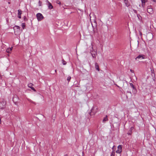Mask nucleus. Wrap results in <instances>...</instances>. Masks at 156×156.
<instances>
[{"instance_id":"1","label":"nucleus","mask_w":156,"mask_h":156,"mask_svg":"<svg viewBox=\"0 0 156 156\" xmlns=\"http://www.w3.org/2000/svg\"><path fill=\"white\" fill-rule=\"evenodd\" d=\"M98 109L97 106H94L91 110V112L90 113V115H94L98 112Z\"/></svg>"},{"instance_id":"2","label":"nucleus","mask_w":156,"mask_h":156,"mask_svg":"<svg viewBox=\"0 0 156 156\" xmlns=\"http://www.w3.org/2000/svg\"><path fill=\"white\" fill-rule=\"evenodd\" d=\"M36 17L38 21H41L44 18L43 15L40 13H38L36 14Z\"/></svg>"},{"instance_id":"3","label":"nucleus","mask_w":156,"mask_h":156,"mask_svg":"<svg viewBox=\"0 0 156 156\" xmlns=\"http://www.w3.org/2000/svg\"><path fill=\"white\" fill-rule=\"evenodd\" d=\"M6 104V102L4 100L0 102V109H4L5 107Z\"/></svg>"},{"instance_id":"4","label":"nucleus","mask_w":156,"mask_h":156,"mask_svg":"<svg viewBox=\"0 0 156 156\" xmlns=\"http://www.w3.org/2000/svg\"><path fill=\"white\" fill-rule=\"evenodd\" d=\"M145 55L142 54H140L138 55L136 58V60H138L139 59H142L145 58Z\"/></svg>"},{"instance_id":"5","label":"nucleus","mask_w":156,"mask_h":156,"mask_svg":"<svg viewBox=\"0 0 156 156\" xmlns=\"http://www.w3.org/2000/svg\"><path fill=\"white\" fill-rule=\"evenodd\" d=\"M147 12L151 14L153 12L152 9L150 7H149L147 9Z\"/></svg>"},{"instance_id":"6","label":"nucleus","mask_w":156,"mask_h":156,"mask_svg":"<svg viewBox=\"0 0 156 156\" xmlns=\"http://www.w3.org/2000/svg\"><path fill=\"white\" fill-rule=\"evenodd\" d=\"M33 85V84L31 83H30L28 84V87L30 88H31L34 91H36V90L32 86Z\"/></svg>"},{"instance_id":"7","label":"nucleus","mask_w":156,"mask_h":156,"mask_svg":"<svg viewBox=\"0 0 156 156\" xmlns=\"http://www.w3.org/2000/svg\"><path fill=\"white\" fill-rule=\"evenodd\" d=\"M18 17L20 19L21 18V15L22 14V11L20 9H18Z\"/></svg>"},{"instance_id":"8","label":"nucleus","mask_w":156,"mask_h":156,"mask_svg":"<svg viewBox=\"0 0 156 156\" xmlns=\"http://www.w3.org/2000/svg\"><path fill=\"white\" fill-rule=\"evenodd\" d=\"M141 1L142 2V6L144 7L145 4L146 2H147V0H141Z\"/></svg>"},{"instance_id":"9","label":"nucleus","mask_w":156,"mask_h":156,"mask_svg":"<svg viewBox=\"0 0 156 156\" xmlns=\"http://www.w3.org/2000/svg\"><path fill=\"white\" fill-rule=\"evenodd\" d=\"M124 3L127 7H128L130 5L129 3L128 0H124Z\"/></svg>"},{"instance_id":"10","label":"nucleus","mask_w":156,"mask_h":156,"mask_svg":"<svg viewBox=\"0 0 156 156\" xmlns=\"http://www.w3.org/2000/svg\"><path fill=\"white\" fill-rule=\"evenodd\" d=\"M108 120V116L107 115H106L105 117L104 118L102 122L103 123H105Z\"/></svg>"},{"instance_id":"11","label":"nucleus","mask_w":156,"mask_h":156,"mask_svg":"<svg viewBox=\"0 0 156 156\" xmlns=\"http://www.w3.org/2000/svg\"><path fill=\"white\" fill-rule=\"evenodd\" d=\"M48 6L49 9H52L53 8V6L51 4V3L50 2H49L48 1Z\"/></svg>"},{"instance_id":"12","label":"nucleus","mask_w":156,"mask_h":156,"mask_svg":"<svg viewBox=\"0 0 156 156\" xmlns=\"http://www.w3.org/2000/svg\"><path fill=\"white\" fill-rule=\"evenodd\" d=\"M132 92H133V94L135 95V94H136L137 92V90L136 89V88H134V89H133Z\"/></svg>"},{"instance_id":"13","label":"nucleus","mask_w":156,"mask_h":156,"mask_svg":"<svg viewBox=\"0 0 156 156\" xmlns=\"http://www.w3.org/2000/svg\"><path fill=\"white\" fill-rule=\"evenodd\" d=\"M95 68L97 70H98V71H99V66H98V64L97 62H95Z\"/></svg>"},{"instance_id":"14","label":"nucleus","mask_w":156,"mask_h":156,"mask_svg":"<svg viewBox=\"0 0 156 156\" xmlns=\"http://www.w3.org/2000/svg\"><path fill=\"white\" fill-rule=\"evenodd\" d=\"M90 53L91 55H92V54L97 55V51H91Z\"/></svg>"},{"instance_id":"15","label":"nucleus","mask_w":156,"mask_h":156,"mask_svg":"<svg viewBox=\"0 0 156 156\" xmlns=\"http://www.w3.org/2000/svg\"><path fill=\"white\" fill-rule=\"evenodd\" d=\"M15 28H16L17 30H18V31H20V27L18 26H15Z\"/></svg>"},{"instance_id":"16","label":"nucleus","mask_w":156,"mask_h":156,"mask_svg":"<svg viewBox=\"0 0 156 156\" xmlns=\"http://www.w3.org/2000/svg\"><path fill=\"white\" fill-rule=\"evenodd\" d=\"M137 16L139 20H140V19H141L142 17L140 14H137Z\"/></svg>"},{"instance_id":"17","label":"nucleus","mask_w":156,"mask_h":156,"mask_svg":"<svg viewBox=\"0 0 156 156\" xmlns=\"http://www.w3.org/2000/svg\"><path fill=\"white\" fill-rule=\"evenodd\" d=\"M27 99L28 101H29L30 102V103H31L34 104H35V102H34L33 101H32L29 98H27Z\"/></svg>"},{"instance_id":"18","label":"nucleus","mask_w":156,"mask_h":156,"mask_svg":"<svg viewBox=\"0 0 156 156\" xmlns=\"http://www.w3.org/2000/svg\"><path fill=\"white\" fill-rule=\"evenodd\" d=\"M129 84H130V86L132 87L133 89H134V88H135L134 87V86L133 85V84L132 83H129Z\"/></svg>"},{"instance_id":"19","label":"nucleus","mask_w":156,"mask_h":156,"mask_svg":"<svg viewBox=\"0 0 156 156\" xmlns=\"http://www.w3.org/2000/svg\"><path fill=\"white\" fill-rule=\"evenodd\" d=\"M62 62L63 65H65L66 64V62L63 59L62 60Z\"/></svg>"},{"instance_id":"20","label":"nucleus","mask_w":156,"mask_h":156,"mask_svg":"<svg viewBox=\"0 0 156 156\" xmlns=\"http://www.w3.org/2000/svg\"><path fill=\"white\" fill-rule=\"evenodd\" d=\"M6 51L7 53H11V49H9V48L6 49Z\"/></svg>"},{"instance_id":"21","label":"nucleus","mask_w":156,"mask_h":156,"mask_svg":"<svg viewBox=\"0 0 156 156\" xmlns=\"http://www.w3.org/2000/svg\"><path fill=\"white\" fill-rule=\"evenodd\" d=\"M118 149L122 150V147L121 145H119L118 147Z\"/></svg>"},{"instance_id":"22","label":"nucleus","mask_w":156,"mask_h":156,"mask_svg":"<svg viewBox=\"0 0 156 156\" xmlns=\"http://www.w3.org/2000/svg\"><path fill=\"white\" fill-rule=\"evenodd\" d=\"M22 27L23 29H24L25 27V23H23L22 24Z\"/></svg>"},{"instance_id":"23","label":"nucleus","mask_w":156,"mask_h":156,"mask_svg":"<svg viewBox=\"0 0 156 156\" xmlns=\"http://www.w3.org/2000/svg\"><path fill=\"white\" fill-rule=\"evenodd\" d=\"M92 27H93V31H94V32H97V28H96V27L94 28V27H93V25H92Z\"/></svg>"},{"instance_id":"24","label":"nucleus","mask_w":156,"mask_h":156,"mask_svg":"<svg viewBox=\"0 0 156 156\" xmlns=\"http://www.w3.org/2000/svg\"><path fill=\"white\" fill-rule=\"evenodd\" d=\"M115 152L114 151H113L111 153L110 156H114L115 155Z\"/></svg>"},{"instance_id":"25","label":"nucleus","mask_w":156,"mask_h":156,"mask_svg":"<svg viewBox=\"0 0 156 156\" xmlns=\"http://www.w3.org/2000/svg\"><path fill=\"white\" fill-rule=\"evenodd\" d=\"M91 45L92 46L91 48H90V52H91V51H94V49L93 48V45H92V44H91Z\"/></svg>"},{"instance_id":"26","label":"nucleus","mask_w":156,"mask_h":156,"mask_svg":"<svg viewBox=\"0 0 156 156\" xmlns=\"http://www.w3.org/2000/svg\"><path fill=\"white\" fill-rule=\"evenodd\" d=\"M97 55H95L94 54H92V55H91L92 57L93 58H95Z\"/></svg>"},{"instance_id":"27","label":"nucleus","mask_w":156,"mask_h":156,"mask_svg":"<svg viewBox=\"0 0 156 156\" xmlns=\"http://www.w3.org/2000/svg\"><path fill=\"white\" fill-rule=\"evenodd\" d=\"M122 152V150H119L118 149V150H117L116 151V152L117 153H120Z\"/></svg>"},{"instance_id":"28","label":"nucleus","mask_w":156,"mask_h":156,"mask_svg":"<svg viewBox=\"0 0 156 156\" xmlns=\"http://www.w3.org/2000/svg\"><path fill=\"white\" fill-rule=\"evenodd\" d=\"M71 79V77L70 76H69L67 77V80L68 81V82H69L70 81Z\"/></svg>"},{"instance_id":"29","label":"nucleus","mask_w":156,"mask_h":156,"mask_svg":"<svg viewBox=\"0 0 156 156\" xmlns=\"http://www.w3.org/2000/svg\"><path fill=\"white\" fill-rule=\"evenodd\" d=\"M56 2L57 4L61 5V2L59 0H57Z\"/></svg>"},{"instance_id":"30","label":"nucleus","mask_w":156,"mask_h":156,"mask_svg":"<svg viewBox=\"0 0 156 156\" xmlns=\"http://www.w3.org/2000/svg\"><path fill=\"white\" fill-rule=\"evenodd\" d=\"M38 4L39 6H41L42 2L40 1H39Z\"/></svg>"},{"instance_id":"31","label":"nucleus","mask_w":156,"mask_h":156,"mask_svg":"<svg viewBox=\"0 0 156 156\" xmlns=\"http://www.w3.org/2000/svg\"><path fill=\"white\" fill-rule=\"evenodd\" d=\"M23 20L25 21H27V19L26 16H24L23 17Z\"/></svg>"},{"instance_id":"32","label":"nucleus","mask_w":156,"mask_h":156,"mask_svg":"<svg viewBox=\"0 0 156 156\" xmlns=\"http://www.w3.org/2000/svg\"><path fill=\"white\" fill-rule=\"evenodd\" d=\"M133 11L135 13H136L137 12V11L136 10L133 9Z\"/></svg>"},{"instance_id":"33","label":"nucleus","mask_w":156,"mask_h":156,"mask_svg":"<svg viewBox=\"0 0 156 156\" xmlns=\"http://www.w3.org/2000/svg\"><path fill=\"white\" fill-rule=\"evenodd\" d=\"M139 34L141 36H142V33L140 31H139Z\"/></svg>"},{"instance_id":"34","label":"nucleus","mask_w":156,"mask_h":156,"mask_svg":"<svg viewBox=\"0 0 156 156\" xmlns=\"http://www.w3.org/2000/svg\"><path fill=\"white\" fill-rule=\"evenodd\" d=\"M131 132H129L127 133V134L129 135H130L131 134Z\"/></svg>"},{"instance_id":"35","label":"nucleus","mask_w":156,"mask_h":156,"mask_svg":"<svg viewBox=\"0 0 156 156\" xmlns=\"http://www.w3.org/2000/svg\"><path fill=\"white\" fill-rule=\"evenodd\" d=\"M127 93H130V94H131V91H127Z\"/></svg>"},{"instance_id":"36","label":"nucleus","mask_w":156,"mask_h":156,"mask_svg":"<svg viewBox=\"0 0 156 156\" xmlns=\"http://www.w3.org/2000/svg\"><path fill=\"white\" fill-rule=\"evenodd\" d=\"M9 48V49H11V51H12V47L10 48Z\"/></svg>"},{"instance_id":"37","label":"nucleus","mask_w":156,"mask_h":156,"mask_svg":"<svg viewBox=\"0 0 156 156\" xmlns=\"http://www.w3.org/2000/svg\"><path fill=\"white\" fill-rule=\"evenodd\" d=\"M1 123V119L0 118V124Z\"/></svg>"},{"instance_id":"38","label":"nucleus","mask_w":156,"mask_h":156,"mask_svg":"<svg viewBox=\"0 0 156 156\" xmlns=\"http://www.w3.org/2000/svg\"><path fill=\"white\" fill-rule=\"evenodd\" d=\"M133 127H131V128H130V129H131V130H132V129H133Z\"/></svg>"},{"instance_id":"39","label":"nucleus","mask_w":156,"mask_h":156,"mask_svg":"<svg viewBox=\"0 0 156 156\" xmlns=\"http://www.w3.org/2000/svg\"><path fill=\"white\" fill-rule=\"evenodd\" d=\"M130 71L131 72H133V71L131 70V69H130Z\"/></svg>"},{"instance_id":"40","label":"nucleus","mask_w":156,"mask_h":156,"mask_svg":"<svg viewBox=\"0 0 156 156\" xmlns=\"http://www.w3.org/2000/svg\"><path fill=\"white\" fill-rule=\"evenodd\" d=\"M153 1L154 2H156V0H153Z\"/></svg>"},{"instance_id":"41","label":"nucleus","mask_w":156,"mask_h":156,"mask_svg":"<svg viewBox=\"0 0 156 156\" xmlns=\"http://www.w3.org/2000/svg\"><path fill=\"white\" fill-rule=\"evenodd\" d=\"M65 156H68L67 154H66L65 155Z\"/></svg>"},{"instance_id":"42","label":"nucleus","mask_w":156,"mask_h":156,"mask_svg":"<svg viewBox=\"0 0 156 156\" xmlns=\"http://www.w3.org/2000/svg\"><path fill=\"white\" fill-rule=\"evenodd\" d=\"M8 3L9 4H10V2H8Z\"/></svg>"},{"instance_id":"43","label":"nucleus","mask_w":156,"mask_h":156,"mask_svg":"<svg viewBox=\"0 0 156 156\" xmlns=\"http://www.w3.org/2000/svg\"><path fill=\"white\" fill-rule=\"evenodd\" d=\"M114 147V146H113V147H112V149H113V148Z\"/></svg>"},{"instance_id":"44","label":"nucleus","mask_w":156,"mask_h":156,"mask_svg":"<svg viewBox=\"0 0 156 156\" xmlns=\"http://www.w3.org/2000/svg\"><path fill=\"white\" fill-rule=\"evenodd\" d=\"M55 72H56V70H55Z\"/></svg>"}]
</instances>
